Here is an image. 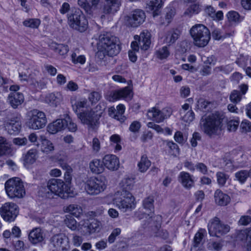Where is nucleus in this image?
Returning a JSON list of instances; mask_svg holds the SVG:
<instances>
[{
  "mask_svg": "<svg viewBox=\"0 0 251 251\" xmlns=\"http://www.w3.org/2000/svg\"><path fill=\"white\" fill-rule=\"evenodd\" d=\"M227 123V129L235 131L239 125L238 118L230 120L228 122L225 115L219 112H215L205 117H202L200 122L201 130L210 138L220 136Z\"/></svg>",
  "mask_w": 251,
  "mask_h": 251,
  "instance_id": "1",
  "label": "nucleus"
},
{
  "mask_svg": "<svg viewBox=\"0 0 251 251\" xmlns=\"http://www.w3.org/2000/svg\"><path fill=\"white\" fill-rule=\"evenodd\" d=\"M99 39L101 48L108 56H115L120 52L119 40L111 33L105 32L101 34Z\"/></svg>",
  "mask_w": 251,
  "mask_h": 251,
  "instance_id": "2",
  "label": "nucleus"
},
{
  "mask_svg": "<svg viewBox=\"0 0 251 251\" xmlns=\"http://www.w3.org/2000/svg\"><path fill=\"white\" fill-rule=\"evenodd\" d=\"M6 194L10 199H21L25 195L24 182L19 177L8 179L4 184Z\"/></svg>",
  "mask_w": 251,
  "mask_h": 251,
  "instance_id": "3",
  "label": "nucleus"
},
{
  "mask_svg": "<svg viewBox=\"0 0 251 251\" xmlns=\"http://www.w3.org/2000/svg\"><path fill=\"white\" fill-rule=\"evenodd\" d=\"M190 33L194 40V44L199 47H205L210 39L209 29L202 24H197L193 26Z\"/></svg>",
  "mask_w": 251,
  "mask_h": 251,
  "instance_id": "4",
  "label": "nucleus"
},
{
  "mask_svg": "<svg viewBox=\"0 0 251 251\" xmlns=\"http://www.w3.org/2000/svg\"><path fill=\"white\" fill-rule=\"evenodd\" d=\"M67 16L68 24L73 29L83 32L88 28V20L80 9L72 10Z\"/></svg>",
  "mask_w": 251,
  "mask_h": 251,
  "instance_id": "5",
  "label": "nucleus"
},
{
  "mask_svg": "<svg viewBox=\"0 0 251 251\" xmlns=\"http://www.w3.org/2000/svg\"><path fill=\"white\" fill-rule=\"evenodd\" d=\"M26 126L32 129L43 128L47 123V119L44 112L37 109H33L26 114Z\"/></svg>",
  "mask_w": 251,
  "mask_h": 251,
  "instance_id": "6",
  "label": "nucleus"
},
{
  "mask_svg": "<svg viewBox=\"0 0 251 251\" xmlns=\"http://www.w3.org/2000/svg\"><path fill=\"white\" fill-rule=\"evenodd\" d=\"M3 125L5 129L10 134L18 133L21 128L20 115L6 110L3 111Z\"/></svg>",
  "mask_w": 251,
  "mask_h": 251,
  "instance_id": "7",
  "label": "nucleus"
},
{
  "mask_svg": "<svg viewBox=\"0 0 251 251\" xmlns=\"http://www.w3.org/2000/svg\"><path fill=\"white\" fill-rule=\"evenodd\" d=\"M98 107L99 105H97L95 108L90 111L79 113L78 118L83 124L87 125L89 129H96L99 126V120L102 112L100 110L98 111Z\"/></svg>",
  "mask_w": 251,
  "mask_h": 251,
  "instance_id": "8",
  "label": "nucleus"
},
{
  "mask_svg": "<svg viewBox=\"0 0 251 251\" xmlns=\"http://www.w3.org/2000/svg\"><path fill=\"white\" fill-rule=\"evenodd\" d=\"M114 199L116 206L123 212L131 210L135 207V198L131 193L117 192Z\"/></svg>",
  "mask_w": 251,
  "mask_h": 251,
  "instance_id": "9",
  "label": "nucleus"
},
{
  "mask_svg": "<svg viewBox=\"0 0 251 251\" xmlns=\"http://www.w3.org/2000/svg\"><path fill=\"white\" fill-rule=\"evenodd\" d=\"M209 234L211 236L220 237L230 230V226L223 224L217 217L209 221L208 225Z\"/></svg>",
  "mask_w": 251,
  "mask_h": 251,
  "instance_id": "10",
  "label": "nucleus"
},
{
  "mask_svg": "<svg viewBox=\"0 0 251 251\" xmlns=\"http://www.w3.org/2000/svg\"><path fill=\"white\" fill-rule=\"evenodd\" d=\"M106 188V184L101 179L91 177L84 183V189L90 195H97L103 192Z\"/></svg>",
  "mask_w": 251,
  "mask_h": 251,
  "instance_id": "11",
  "label": "nucleus"
},
{
  "mask_svg": "<svg viewBox=\"0 0 251 251\" xmlns=\"http://www.w3.org/2000/svg\"><path fill=\"white\" fill-rule=\"evenodd\" d=\"M173 113L172 109L168 106L161 110L156 107H152L148 111V116L151 120L160 123L170 118Z\"/></svg>",
  "mask_w": 251,
  "mask_h": 251,
  "instance_id": "12",
  "label": "nucleus"
},
{
  "mask_svg": "<svg viewBox=\"0 0 251 251\" xmlns=\"http://www.w3.org/2000/svg\"><path fill=\"white\" fill-rule=\"evenodd\" d=\"M65 185L64 181L60 179L51 178L47 184V187L41 190L45 193L46 197H49L50 192L56 195L61 196L65 190Z\"/></svg>",
  "mask_w": 251,
  "mask_h": 251,
  "instance_id": "13",
  "label": "nucleus"
},
{
  "mask_svg": "<svg viewBox=\"0 0 251 251\" xmlns=\"http://www.w3.org/2000/svg\"><path fill=\"white\" fill-rule=\"evenodd\" d=\"M151 34L147 30L143 31L139 36H135L134 38L138 39V42L137 41H133L131 44V50L134 51H138L139 46L141 50H147L150 48L151 41Z\"/></svg>",
  "mask_w": 251,
  "mask_h": 251,
  "instance_id": "14",
  "label": "nucleus"
},
{
  "mask_svg": "<svg viewBox=\"0 0 251 251\" xmlns=\"http://www.w3.org/2000/svg\"><path fill=\"white\" fill-rule=\"evenodd\" d=\"M18 213V206L13 202H6L0 208L1 216L4 221L8 222L14 221Z\"/></svg>",
  "mask_w": 251,
  "mask_h": 251,
  "instance_id": "15",
  "label": "nucleus"
},
{
  "mask_svg": "<svg viewBox=\"0 0 251 251\" xmlns=\"http://www.w3.org/2000/svg\"><path fill=\"white\" fill-rule=\"evenodd\" d=\"M146 19L145 13L143 10L137 9L131 12L127 17L126 24L128 26L136 27L142 24Z\"/></svg>",
  "mask_w": 251,
  "mask_h": 251,
  "instance_id": "16",
  "label": "nucleus"
},
{
  "mask_svg": "<svg viewBox=\"0 0 251 251\" xmlns=\"http://www.w3.org/2000/svg\"><path fill=\"white\" fill-rule=\"evenodd\" d=\"M104 167L110 171L117 170L120 166L118 157L114 154H106L102 158Z\"/></svg>",
  "mask_w": 251,
  "mask_h": 251,
  "instance_id": "17",
  "label": "nucleus"
},
{
  "mask_svg": "<svg viewBox=\"0 0 251 251\" xmlns=\"http://www.w3.org/2000/svg\"><path fill=\"white\" fill-rule=\"evenodd\" d=\"M206 234L205 229L201 228L195 234L191 251H203L202 241L204 235Z\"/></svg>",
  "mask_w": 251,
  "mask_h": 251,
  "instance_id": "18",
  "label": "nucleus"
},
{
  "mask_svg": "<svg viewBox=\"0 0 251 251\" xmlns=\"http://www.w3.org/2000/svg\"><path fill=\"white\" fill-rule=\"evenodd\" d=\"M178 180L184 188L190 189L195 185L194 177L186 172H181L178 176Z\"/></svg>",
  "mask_w": 251,
  "mask_h": 251,
  "instance_id": "19",
  "label": "nucleus"
},
{
  "mask_svg": "<svg viewBox=\"0 0 251 251\" xmlns=\"http://www.w3.org/2000/svg\"><path fill=\"white\" fill-rule=\"evenodd\" d=\"M131 91L128 87L111 91L106 96V99L109 101H114L121 98H127L130 96Z\"/></svg>",
  "mask_w": 251,
  "mask_h": 251,
  "instance_id": "20",
  "label": "nucleus"
},
{
  "mask_svg": "<svg viewBox=\"0 0 251 251\" xmlns=\"http://www.w3.org/2000/svg\"><path fill=\"white\" fill-rule=\"evenodd\" d=\"M238 88L239 90H234L230 95L229 99L234 104L241 101L243 96L246 94L248 90V85L246 84H241L239 85Z\"/></svg>",
  "mask_w": 251,
  "mask_h": 251,
  "instance_id": "21",
  "label": "nucleus"
},
{
  "mask_svg": "<svg viewBox=\"0 0 251 251\" xmlns=\"http://www.w3.org/2000/svg\"><path fill=\"white\" fill-rule=\"evenodd\" d=\"M8 100L11 107L16 109L24 102V96L21 92H11L8 95Z\"/></svg>",
  "mask_w": 251,
  "mask_h": 251,
  "instance_id": "22",
  "label": "nucleus"
},
{
  "mask_svg": "<svg viewBox=\"0 0 251 251\" xmlns=\"http://www.w3.org/2000/svg\"><path fill=\"white\" fill-rule=\"evenodd\" d=\"M66 121L64 119H58L47 126L48 132L51 134H55L66 127Z\"/></svg>",
  "mask_w": 251,
  "mask_h": 251,
  "instance_id": "23",
  "label": "nucleus"
},
{
  "mask_svg": "<svg viewBox=\"0 0 251 251\" xmlns=\"http://www.w3.org/2000/svg\"><path fill=\"white\" fill-rule=\"evenodd\" d=\"M120 5V0H105L102 12L105 14L114 13L118 10Z\"/></svg>",
  "mask_w": 251,
  "mask_h": 251,
  "instance_id": "24",
  "label": "nucleus"
},
{
  "mask_svg": "<svg viewBox=\"0 0 251 251\" xmlns=\"http://www.w3.org/2000/svg\"><path fill=\"white\" fill-rule=\"evenodd\" d=\"M28 238L31 243L36 244L44 240V233L40 228H34L29 233Z\"/></svg>",
  "mask_w": 251,
  "mask_h": 251,
  "instance_id": "25",
  "label": "nucleus"
},
{
  "mask_svg": "<svg viewBox=\"0 0 251 251\" xmlns=\"http://www.w3.org/2000/svg\"><path fill=\"white\" fill-rule=\"evenodd\" d=\"M214 199L215 202L221 206H226L230 201V197L220 189H217L215 191L214 193Z\"/></svg>",
  "mask_w": 251,
  "mask_h": 251,
  "instance_id": "26",
  "label": "nucleus"
},
{
  "mask_svg": "<svg viewBox=\"0 0 251 251\" xmlns=\"http://www.w3.org/2000/svg\"><path fill=\"white\" fill-rule=\"evenodd\" d=\"M238 238L247 244L246 251H251V226L249 228L241 230L238 234Z\"/></svg>",
  "mask_w": 251,
  "mask_h": 251,
  "instance_id": "27",
  "label": "nucleus"
},
{
  "mask_svg": "<svg viewBox=\"0 0 251 251\" xmlns=\"http://www.w3.org/2000/svg\"><path fill=\"white\" fill-rule=\"evenodd\" d=\"M180 31L178 29H172L166 33L165 41L169 45L174 44L180 35Z\"/></svg>",
  "mask_w": 251,
  "mask_h": 251,
  "instance_id": "28",
  "label": "nucleus"
},
{
  "mask_svg": "<svg viewBox=\"0 0 251 251\" xmlns=\"http://www.w3.org/2000/svg\"><path fill=\"white\" fill-rule=\"evenodd\" d=\"M23 157L25 165L33 164L38 158V151L36 149H30Z\"/></svg>",
  "mask_w": 251,
  "mask_h": 251,
  "instance_id": "29",
  "label": "nucleus"
},
{
  "mask_svg": "<svg viewBox=\"0 0 251 251\" xmlns=\"http://www.w3.org/2000/svg\"><path fill=\"white\" fill-rule=\"evenodd\" d=\"M50 48L55 53L61 56H65L69 51V49L67 45L57 44L55 42H52L50 45Z\"/></svg>",
  "mask_w": 251,
  "mask_h": 251,
  "instance_id": "30",
  "label": "nucleus"
},
{
  "mask_svg": "<svg viewBox=\"0 0 251 251\" xmlns=\"http://www.w3.org/2000/svg\"><path fill=\"white\" fill-rule=\"evenodd\" d=\"M162 1L161 0H148L146 8L153 12V16L158 14L159 10L162 7Z\"/></svg>",
  "mask_w": 251,
  "mask_h": 251,
  "instance_id": "31",
  "label": "nucleus"
},
{
  "mask_svg": "<svg viewBox=\"0 0 251 251\" xmlns=\"http://www.w3.org/2000/svg\"><path fill=\"white\" fill-rule=\"evenodd\" d=\"M104 167L102 161H101L99 159H94L89 163L91 171L95 174H99L102 173L104 170Z\"/></svg>",
  "mask_w": 251,
  "mask_h": 251,
  "instance_id": "32",
  "label": "nucleus"
},
{
  "mask_svg": "<svg viewBox=\"0 0 251 251\" xmlns=\"http://www.w3.org/2000/svg\"><path fill=\"white\" fill-rule=\"evenodd\" d=\"M67 239V237L65 234L60 233L53 236L50 239V241L54 247L56 248H62L63 250L64 248L63 245Z\"/></svg>",
  "mask_w": 251,
  "mask_h": 251,
  "instance_id": "33",
  "label": "nucleus"
},
{
  "mask_svg": "<svg viewBox=\"0 0 251 251\" xmlns=\"http://www.w3.org/2000/svg\"><path fill=\"white\" fill-rule=\"evenodd\" d=\"M133 183L134 181L133 178H125L120 183L121 189L117 192L123 193L126 192L127 193H131L130 190L132 189Z\"/></svg>",
  "mask_w": 251,
  "mask_h": 251,
  "instance_id": "34",
  "label": "nucleus"
},
{
  "mask_svg": "<svg viewBox=\"0 0 251 251\" xmlns=\"http://www.w3.org/2000/svg\"><path fill=\"white\" fill-rule=\"evenodd\" d=\"M151 165V162L148 159L146 154H143L141 156L140 161L138 163V167L140 172L144 173L146 172Z\"/></svg>",
  "mask_w": 251,
  "mask_h": 251,
  "instance_id": "35",
  "label": "nucleus"
},
{
  "mask_svg": "<svg viewBox=\"0 0 251 251\" xmlns=\"http://www.w3.org/2000/svg\"><path fill=\"white\" fill-rule=\"evenodd\" d=\"M40 139L42 142L41 146L42 151L49 153L54 150V146L50 140L47 139L44 136H41Z\"/></svg>",
  "mask_w": 251,
  "mask_h": 251,
  "instance_id": "36",
  "label": "nucleus"
},
{
  "mask_svg": "<svg viewBox=\"0 0 251 251\" xmlns=\"http://www.w3.org/2000/svg\"><path fill=\"white\" fill-rule=\"evenodd\" d=\"M205 13L213 20H221L223 18V13L222 11L216 12L214 8L211 6H207L205 9Z\"/></svg>",
  "mask_w": 251,
  "mask_h": 251,
  "instance_id": "37",
  "label": "nucleus"
},
{
  "mask_svg": "<svg viewBox=\"0 0 251 251\" xmlns=\"http://www.w3.org/2000/svg\"><path fill=\"white\" fill-rule=\"evenodd\" d=\"M60 94L59 93H50L48 94L45 99L47 103L51 106H56L60 102L59 98Z\"/></svg>",
  "mask_w": 251,
  "mask_h": 251,
  "instance_id": "38",
  "label": "nucleus"
},
{
  "mask_svg": "<svg viewBox=\"0 0 251 251\" xmlns=\"http://www.w3.org/2000/svg\"><path fill=\"white\" fill-rule=\"evenodd\" d=\"M23 24L25 27L36 29L40 25L41 20L37 18H29L24 21Z\"/></svg>",
  "mask_w": 251,
  "mask_h": 251,
  "instance_id": "39",
  "label": "nucleus"
},
{
  "mask_svg": "<svg viewBox=\"0 0 251 251\" xmlns=\"http://www.w3.org/2000/svg\"><path fill=\"white\" fill-rule=\"evenodd\" d=\"M110 145L115 150V152L119 151L122 150L121 145V139L120 136L118 134H113L110 137Z\"/></svg>",
  "mask_w": 251,
  "mask_h": 251,
  "instance_id": "40",
  "label": "nucleus"
},
{
  "mask_svg": "<svg viewBox=\"0 0 251 251\" xmlns=\"http://www.w3.org/2000/svg\"><path fill=\"white\" fill-rule=\"evenodd\" d=\"M66 211L70 213L75 217H79L82 213L81 206L76 204H70L66 208Z\"/></svg>",
  "mask_w": 251,
  "mask_h": 251,
  "instance_id": "41",
  "label": "nucleus"
},
{
  "mask_svg": "<svg viewBox=\"0 0 251 251\" xmlns=\"http://www.w3.org/2000/svg\"><path fill=\"white\" fill-rule=\"evenodd\" d=\"M125 111V107L123 104H119L117 106V110H116V114H114L113 118L120 122H124L126 118L124 116Z\"/></svg>",
  "mask_w": 251,
  "mask_h": 251,
  "instance_id": "42",
  "label": "nucleus"
},
{
  "mask_svg": "<svg viewBox=\"0 0 251 251\" xmlns=\"http://www.w3.org/2000/svg\"><path fill=\"white\" fill-rule=\"evenodd\" d=\"M233 70V66L231 65L228 64L226 65H222L216 67L214 69L213 72L216 74L222 73L223 74L227 75L231 73Z\"/></svg>",
  "mask_w": 251,
  "mask_h": 251,
  "instance_id": "43",
  "label": "nucleus"
},
{
  "mask_svg": "<svg viewBox=\"0 0 251 251\" xmlns=\"http://www.w3.org/2000/svg\"><path fill=\"white\" fill-rule=\"evenodd\" d=\"M217 177V183L218 185L223 187L226 183V181L229 178V175L223 172H218L216 175Z\"/></svg>",
  "mask_w": 251,
  "mask_h": 251,
  "instance_id": "44",
  "label": "nucleus"
},
{
  "mask_svg": "<svg viewBox=\"0 0 251 251\" xmlns=\"http://www.w3.org/2000/svg\"><path fill=\"white\" fill-rule=\"evenodd\" d=\"M87 101L86 99L76 101L74 103H72V107L74 111L78 114L81 109L87 106Z\"/></svg>",
  "mask_w": 251,
  "mask_h": 251,
  "instance_id": "45",
  "label": "nucleus"
},
{
  "mask_svg": "<svg viewBox=\"0 0 251 251\" xmlns=\"http://www.w3.org/2000/svg\"><path fill=\"white\" fill-rule=\"evenodd\" d=\"M10 150V145L5 138L0 136V156L5 154Z\"/></svg>",
  "mask_w": 251,
  "mask_h": 251,
  "instance_id": "46",
  "label": "nucleus"
},
{
  "mask_svg": "<svg viewBox=\"0 0 251 251\" xmlns=\"http://www.w3.org/2000/svg\"><path fill=\"white\" fill-rule=\"evenodd\" d=\"M248 175L247 170H242L235 174V177L241 184H244L248 178Z\"/></svg>",
  "mask_w": 251,
  "mask_h": 251,
  "instance_id": "47",
  "label": "nucleus"
},
{
  "mask_svg": "<svg viewBox=\"0 0 251 251\" xmlns=\"http://www.w3.org/2000/svg\"><path fill=\"white\" fill-rule=\"evenodd\" d=\"M77 3L80 7L85 10L86 13L88 14L92 13L93 8L87 0H78Z\"/></svg>",
  "mask_w": 251,
  "mask_h": 251,
  "instance_id": "48",
  "label": "nucleus"
},
{
  "mask_svg": "<svg viewBox=\"0 0 251 251\" xmlns=\"http://www.w3.org/2000/svg\"><path fill=\"white\" fill-rule=\"evenodd\" d=\"M65 224L66 226L72 230L77 229V222L76 220L70 216H66L64 220Z\"/></svg>",
  "mask_w": 251,
  "mask_h": 251,
  "instance_id": "49",
  "label": "nucleus"
},
{
  "mask_svg": "<svg viewBox=\"0 0 251 251\" xmlns=\"http://www.w3.org/2000/svg\"><path fill=\"white\" fill-rule=\"evenodd\" d=\"M229 21L235 23L241 22L243 20V17L240 16L236 11H230L227 15Z\"/></svg>",
  "mask_w": 251,
  "mask_h": 251,
  "instance_id": "50",
  "label": "nucleus"
},
{
  "mask_svg": "<svg viewBox=\"0 0 251 251\" xmlns=\"http://www.w3.org/2000/svg\"><path fill=\"white\" fill-rule=\"evenodd\" d=\"M175 15V11L173 9H170L166 14L164 18H162L163 21L161 24L162 25H168L172 21Z\"/></svg>",
  "mask_w": 251,
  "mask_h": 251,
  "instance_id": "51",
  "label": "nucleus"
},
{
  "mask_svg": "<svg viewBox=\"0 0 251 251\" xmlns=\"http://www.w3.org/2000/svg\"><path fill=\"white\" fill-rule=\"evenodd\" d=\"M169 51L166 46L163 47L156 51V55L160 59L166 58L169 55Z\"/></svg>",
  "mask_w": 251,
  "mask_h": 251,
  "instance_id": "52",
  "label": "nucleus"
},
{
  "mask_svg": "<svg viewBox=\"0 0 251 251\" xmlns=\"http://www.w3.org/2000/svg\"><path fill=\"white\" fill-rule=\"evenodd\" d=\"M154 200L152 197H149L143 201V205L145 209L151 211L154 209Z\"/></svg>",
  "mask_w": 251,
  "mask_h": 251,
  "instance_id": "53",
  "label": "nucleus"
},
{
  "mask_svg": "<svg viewBox=\"0 0 251 251\" xmlns=\"http://www.w3.org/2000/svg\"><path fill=\"white\" fill-rule=\"evenodd\" d=\"M200 11L199 6L194 4L190 6L184 12V15L188 17L192 16L193 14H198Z\"/></svg>",
  "mask_w": 251,
  "mask_h": 251,
  "instance_id": "54",
  "label": "nucleus"
},
{
  "mask_svg": "<svg viewBox=\"0 0 251 251\" xmlns=\"http://www.w3.org/2000/svg\"><path fill=\"white\" fill-rule=\"evenodd\" d=\"M100 223L96 220H93L87 226V228L89 233L95 232L100 229Z\"/></svg>",
  "mask_w": 251,
  "mask_h": 251,
  "instance_id": "55",
  "label": "nucleus"
},
{
  "mask_svg": "<svg viewBox=\"0 0 251 251\" xmlns=\"http://www.w3.org/2000/svg\"><path fill=\"white\" fill-rule=\"evenodd\" d=\"M249 56L248 55H240L237 59L235 63L240 67L244 68L248 65Z\"/></svg>",
  "mask_w": 251,
  "mask_h": 251,
  "instance_id": "56",
  "label": "nucleus"
},
{
  "mask_svg": "<svg viewBox=\"0 0 251 251\" xmlns=\"http://www.w3.org/2000/svg\"><path fill=\"white\" fill-rule=\"evenodd\" d=\"M135 216L136 218L138 219L139 220L142 219L144 218H147L148 217H149V219H151V221H152V219L153 218L154 220H155L157 221L159 218H160V217L157 216H154L152 217V214H146L145 213L142 212L141 211H138L136 212L135 213Z\"/></svg>",
  "mask_w": 251,
  "mask_h": 251,
  "instance_id": "57",
  "label": "nucleus"
},
{
  "mask_svg": "<svg viewBox=\"0 0 251 251\" xmlns=\"http://www.w3.org/2000/svg\"><path fill=\"white\" fill-rule=\"evenodd\" d=\"M167 146L172 151L171 153L176 156L179 153V149L178 145L173 141H167Z\"/></svg>",
  "mask_w": 251,
  "mask_h": 251,
  "instance_id": "58",
  "label": "nucleus"
},
{
  "mask_svg": "<svg viewBox=\"0 0 251 251\" xmlns=\"http://www.w3.org/2000/svg\"><path fill=\"white\" fill-rule=\"evenodd\" d=\"M71 59L72 62L75 64L77 63L83 64L86 61L85 57L84 55H81L77 56L75 53H72Z\"/></svg>",
  "mask_w": 251,
  "mask_h": 251,
  "instance_id": "59",
  "label": "nucleus"
},
{
  "mask_svg": "<svg viewBox=\"0 0 251 251\" xmlns=\"http://www.w3.org/2000/svg\"><path fill=\"white\" fill-rule=\"evenodd\" d=\"M101 96L100 93L98 92L94 91L91 92L88 97L89 100L92 103H96L100 100Z\"/></svg>",
  "mask_w": 251,
  "mask_h": 251,
  "instance_id": "60",
  "label": "nucleus"
},
{
  "mask_svg": "<svg viewBox=\"0 0 251 251\" xmlns=\"http://www.w3.org/2000/svg\"><path fill=\"white\" fill-rule=\"evenodd\" d=\"M66 122V127L72 132H75L77 129V126L75 123H74L70 117L67 116L64 119Z\"/></svg>",
  "mask_w": 251,
  "mask_h": 251,
  "instance_id": "61",
  "label": "nucleus"
},
{
  "mask_svg": "<svg viewBox=\"0 0 251 251\" xmlns=\"http://www.w3.org/2000/svg\"><path fill=\"white\" fill-rule=\"evenodd\" d=\"M240 127L242 132L251 131V122L248 120H243L241 125Z\"/></svg>",
  "mask_w": 251,
  "mask_h": 251,
  "instance_id": "62",
  "label": "nucleus"
},
{
  "mask_svg": "<svg viewBox=\"0 0 251 251\" xmlns=\"http://www.w3.org/2000/svg\"><path fill=\"white\" fill-rule=\"evenodd\" d=\"M141 127V123L137 121H134L130 124L129 130L134 133H138Z\"/></svg>",
  "mask_w": 251,
  "mask_h": 251,
  "instance_id": "63",
  "label": "nucleus"
},
{
  "mask_svg": "<svg viewBox=\"0 0 251 251\" xmlns=\"http://www.w3.org/2000/svg\"><path fill=\"white\" fill-rule=\"evenodd\" d=\"M175 140L179 144H183L186 141L181 131H177L174 135Z\"/></svg>",
  "mask_w": 251,
  "mask_h": 251,
  "instance_id": "64",
  "label": "nucleus"
}]
</instances>
